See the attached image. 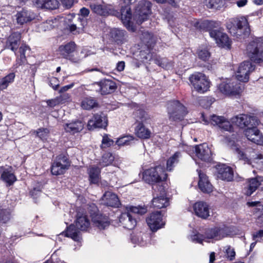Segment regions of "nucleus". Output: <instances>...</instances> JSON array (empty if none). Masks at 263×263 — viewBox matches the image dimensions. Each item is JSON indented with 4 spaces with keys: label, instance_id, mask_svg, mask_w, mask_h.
Instances as JSON below:
<instances>
[{
    "label": "nucleus",
    "instance_id": "c9c22d12",
    "mask_svg": "<svg viewBox=\"0 0 263 263\" xmlns=\"http://www.w3.org/2000/svg\"><path fill=\"white\" fill-rule=\"evenodd\" d=\"M17 23L23 25L33 20L35 15L32 12L26 10H22L16 14Z\"/></svg>",
    "mask_w": 263,
    "mask_h": 263
},
{
    "label": "nucleus",
    "instance_id": "6e6d98bb",
    "mask_svg": "<svg viewBox=\"0 0 263 263\" xmlns=\"http://www.w3.org/2000/svg\"><path fill=\"white\" fill-rule=\"evenodd\" d=\"M139 56L140 61L144 63H146L147 60H151L152 59V55L149 53V48L146 49V51H141L139 53Z\"/></svg>",
    "mask_w": 263,
    "mask_h": 263
},
{
    "label": "nucleus",
    "instance_id": "0eeeda50",
    "mask_svg": "<svg viewBox=\"0 0 263 263\" xmlns=\"http://www.w3.org/2000/svg\"><path fill=\"white\" fill-rule=\"evenodd\" d=\"M146 212L147 209L144 206H131L129 208V212L121 214L119 217V221L124 228L132 230L136 226L137 221L131 213L142 215Z\"/></svg>",
    "mask_w": 263,
    "mask_h": 263
},
{
    "label": "nucleus",
    "instance_id": "e433bc0d",
    "mask_svg": "<svg viewBox=\"0 0 263 263\" xmlns=\"http://www.w3.org/2000/svg\"><path fill=\"white\" fill-rule=\"evenodd\" d=\"M100 90L102 95H107L114 92L116 89L115 83L109 80H103L99 83Z\"/></svg>",
    "mask_w": 263,
    "mask_h": 263
},
{
    "label": "nucleus",
    "instance_id": "b1692460",
    "mask_svg": "<svg viewBox=\"0 0 263 263\" xmlns=\"http://www.w3.org/2000/svg\"><path fill=\"white\" fill-rule=\"evenodd\" d=\"M257 126L246 128L244 134L249 140L257 145H263V135Z\"/></svg>",
    "mask_w": 263,
    "mask_h": 263
},
{
    "label": "nucleus",
    "instance_id": "473e14b6",
    "mask_svg": "<svg viewBox=\"0 0 263 263\" xmlns=\"http://www.w3.org/2000/svg\"><path fill=\"white\" fill-rule=\"evenodd\" d=\"M247 205L254 207L253 212L257 219V222L260 224L261 227H263V205L259 201L248 202Z\"/></svg>",
    "mask_w": 263,
    "mask_h": 263
},
{
    "label": "nucleus",
    "instance_id": "2eb2a0df",
    "mask_svg": "<svg viewBox=\"0 0 263 263\" xmlns=\"http://www.w3.org/2000/svg\"><path fill=\"white\" fill-rule=\"evenodd\" d=\"M201 120L204 124H208L210 122L214 125H217L220 128L226 131H231L232 126L227 119L222 116L213 115L211 116L209 120L203 114H201Z\"/></svg>",
    "mask_w": 263,
    "mask_h": 263
},
{
    "label": "nucleus",
    "instance_id": "4d7b16f0",
    "mask_svg": "<svg viewBox=\"0 0 263 263\" xmlns=\"http://www.w3.org/2000/svg\"><path fill=\"white\" fill-rule=\"evenodd\" d=\"M10 212L7 210L0 209V222L6 223L10 219Z\"/></svg>",
    "mask_w": 263,
    "mask_h": 263
},
{
    "label": "nucleus",
    "instance_id": "4be33fe9",
    "mask_svg": "<svg viewBox=\"0 0 263 263\" xmlns=\"http://www.w3.org/2000/svg\"><path fill=\"white\" fill-rule=\"evenodd\" d=\"M149 227L153 231H156L161 228L165 224L163 220L162 215L160 212L152 213L146 219Z\"/></svg>",
    "mask_w": 263,
    "mask_h": 263
},
{
    "label": "nucleus",
    "instance_id": "c85d7f7f",
    "mask_svg": "<svg viewBox=\"0 0 263 263\" xmlns=\"http://www.w3.org/2000/svg\"><path fill=\"white\" fill-rule=\"evenodd\" d=\"M101 204L114 208H117L120 204V201L117 195L111 192H106L101 199Z\"/></svg>",
    "mask_w": 263,
    "mask_h": 263
},
{
    "label": "nucleus",
    "instance_id": "49530a36",
    "mask_svg": "<svg viewBox=\"0 0 263 263\" xmlns=\"http://www.w3.org/2000/svg\"><path fill=\"white\" fill-rule=\"evenodd\" d=\"M29 49V47L26 45H22L19 48L20 55H17L16 63L18 65H21L26 61L25 52Z\"/></svg>",
    "mask_w": 263,
    "mask_h": 263
},
{
    "label": "nucleus",
    "instance_id": "f03ea898",
    "mask_svg": "<svg viewBox=\"0 0 263 263\" xmlns=\"http://www.w3.org/2000/svg\"><path fill=\"white\" fill-rule=\"evenodd\" d=\"M227 28L232 36L240 40L248 36L250 32L248 20L245 16L230 18Z\"/></svg>",
    "mask_w": 263,
    "mask_h": 263
},
{
    "label": "nucleus",
    "instance_id": "412c9836",
    "mask_svg": "<svg viewBox=\"0 0 263 263\" xmlns=\"http://www.w3.org/2000/svg\"><path fill=\"white\" fill-rule=\"evenodd\" d=\"M107 125V117L103 113L96 114L88 120L87 128L89 130H93L96 128H105Z\"/></svg>",
    "mask_w": 263,
    "mask_h": 263
},
{
    "label": "nucleus",
    "instance_id": "ddd939ff",
    "mask_svg": "<svg viewBox=\"0 0 263 263\" xmlns=\"http://www.w3.org/2000/svg\"><path fill=\"white\" fill-rule=\"evenodd\" d=\"M154 191L152 204L154 207L158 209L165 208L169 205V201L166 197V192L162 185H156L153 186Z\"/></svg>",
    "mask_w": 263,
    "mask_h": 263
},
{
    "label": "nucleus",
    "instance_id": "37998d69",
    "mask_svg": "<svg viewBox=\"0 0 263 263\" xmlns=\"http://www.w3.org/2000/svg\"><path fill=\"white\" fill-rule=\"evenodd\" d=\"M142 41L147 46V48H149L155 44L156 42L155 38L151 33L145 31L142 33Z\"/></svg>",
    "mask_w": 263,
    "mask_h": 263
},
{
    "label": "nucleus",
    "instance_id": "c756f323",
    "mask_svg": "<svg viewBox=\"0 0 263 263\" xmlns=\"http://www.w3.org/2000/svg\"><path fill=\"white\" fill-rule=\"evenodd\" d=\"M193 210L196 215L203 219H206L210 216L209 205L202 201L196 202L193 205Z\"/></svg>",
    "mask_w": 263,
    "mask_h": 263
},
{
    "label": "nucleus",
    "instance_id": "bf43d9fd",
    "mask_svg": "<svg viewBox=\"0 0 263 263\" xmlns=\"http://www.w3.org/2000/svg\"><path fill=\"white\" fill-rule=\"evenodd\" d=\"M198 58L203 61H206L210 57V53L206 49H200L198 51Z\"/></svg>",
    "mask_w": 263,
    "mask_h": 263
},
{
    "label": "nucleus",
    "instance_id": "9d476101",
    "mask_svg": "<svg viewBox=\"0 0 263 263\" xmlns=\"http://www.w3.org/2000/svg\"><path fill=\"white\" fill-rule=\"evenodd\" d=\"M189 80L195 89L199 93L206 92L210 87V82L202 73L196 72L190 77Z\"/></svg>",
    "mask_w": 263,
    "mask_h": 263
},
{
    "label": "nucleus",
    "instance_id": "a18cd8bd",
    "mask_svg": "<svg viewBox=\"0 0 263 263\" xmlns=\"http://www.w3.org/2000/svg\"><path fill=\"white\" fill-rule=\"evenodd\" d=\"M59 25V20L56 18H51L41 24V27L44 30H49Z\"/></svg>",
    "mask_w": 263,
    "mask_h": 263
},
{
    "label": "nucleus",
    "instance_id": "aec40b11",
    "mask_svg": "<svg viewBox=\"0 0 263 263\" xmlns=\"http://www.w3.org/2000/svg\"><path fill=\"white\" fill-rule=\"evenodd\" d=\"M254 70V66L250 61H245L239 65L236 77L237 80L247 82L249 81V74Z\"/></svg>",
    "mask_w": 263,
    "mask_h": 263
},
{
    "label": "nucleus",
    "instance_id": "0e129e2a",
    "mask_svg": "<svg viewBox=\"0 0 263 263\" xmlns=\"http://www.w3.org/2000/svg\"><path fill=\"white\" fill-rule=\"evenodd\" d=\"M46 102L47 105L51 107H53L60 104L58 97L54 99L48 100L46 101Z\"/></svg>",
    "mask_w": 263,
    "mask_h": 263
},
{
    "label": "nucleus",
    "instance_id": "4468645a",
    "mask_svg": "<svg viewBox=\"0 0 263 263\" xmlns=\"http://www.w3.org/2000/svg\"><path fill=\"white\" fill-rule=\"evenodd\" d=\"M232 122L241 128L258 126L260 122L256 117L246 114H240L232 118Z\"/></svg>",
    "mask_w": 263,
    "mask_h": 263
},
{
    "label": "nucleus",
    "instance_id": "603ef678",
    "mask_svg": "<svg viewBox=\"0 0 263 263\" xmlns=\"http://www.w3.org/2000/svg\"><path fill=\"white\" fill-rule=\"evenodd\" d=\"M224 252L225 253L226 257L228 259L232 260L235 258V252L234 248L231 246H228L224 247Z\"/></svg>",
    "mask_w": 263,
    "mask_h": 263
},
{
    "label": "nucleus",
    "instance_id": "6ab92c4d",
    "mask_svg": "<svg viewBox=\"0 0 263 263\" xmlns=\"http://www.w3.org/2000/svg\"><path fill=\"white\" fill-rule=\"evenodd\" d=\"M151 3L147 1L142 0L139 2L136 8V22L138 24H141L147 20L151 13Z\"/></svg>",
    "mask_w": 263,
    "mask_h": 263
},
{
    "label": "nucleus",
    "instance_id": "79ce46f5",
    "mask_svg": "<svg viewBox=\"0 0 263 263\" xmlns=\"http://www.w3.org/2000/svg\"><path fill=\"white\" fill-rule=\"evenodd\" d=\"M100 170L98 167H92L89 171V181L91 183H97L99 180Z\"/></svg>",
    "mask_w": 263,
    "mask_h": 263
},
{
    "label": "nucleus",
    "instance_id": "1a4fd4ad",
    "mask_svg": "<svg viewBox=\"0 0 263 263\" xmlns=\"http://www.w3.org/2000/svg\"><path fill=\"white\" fill-rule=\"evenodd\" d=\"M247 53L251 61L255 63L263 61V40L255 39L250 42L247 48Z\"/></svg>",
    "mask_w": 263,
    "mask_h": 263
},
{
    "label": "nucleus",
    "instance_id": "393cba45",
    "mask_svg": "<svg viewBox=\"0 0 263 263\" xmlns=\"http://www.w3.org/2000/svg\"><path fill=\"white\" fill-rule=\"evenodd\" d=\"M0 173L1 174V179L9 186L13 184L16 180L13 168L10 166H1Z\"/></svg>",
    "mask_w": 263,
    "mask_h": 263
},
{
    "label": "nucleus",
    "instance_id": "864d4df0",
    "mask_svg": "<svg viewBox=\"0 0 263 263\" xmlns=\"http://www.w3.org/2000/svg\"><path fill=\"white\" fill-rule=\"evenodd\" d=\"M133 140L132 136H124L119 138L116 141V144L119 146L128 145Z\"/></svg>",
    "mask_w": 263,
    "mask_h": 263
},
{
    "label": "nucleus",
    "instance_id": "052dcab7",
    "mask_svg": "<svg viewBox=\"0 0 263 263\" xmlns=\"http://www.w3.org/2000/svg\"><path fill=\"white\" fill-rule=\"evenodd\" d=\"M114 141L109 138L108 135H105L103 137L102 144L103 147H108L114 144Z\"/></svg>",
    "mask_w": 263,
    "mask_h": 263
},
{
    "label": "nucleus",
    "instance_id": "72a5a7b5",
    "mask_svg": "<svg viewBox=\"0 0 263 263\" xmlns=\"http://www.w3.org/2000/svg\"><path fill=\"white\" fill-rule=\"evenodd\" d=\"M21 38V34L20 32H14L9 36L6 42V48L14 51L16 55V51L18 48Z\"/></svg>",
    "mask_w": 263,
    "mask_h": 263
},
{
    "label": "nucleus",
    "instance_id": "39448f33",
    "mask_svg": "<svg viewBox=\"0 0 263 263\" xmlns=\"http://www.w3.org/2000/svg\"><path fill=\"white\" fill-rule=\"evenodd\" d=\"M76 45L73 42L60 45L57 50V53L62 58L73 63H80L84 58L82 52L76 51Z\"/></svg>",
    "mask_w": 263,
    "mask_h": 263
},
{
    "label": "nucleus",
    "instance_id": "8fccbe9b",
    "mask_svg": "<svg viewBox=\"0 0 263 263\" xmlns=\"http://www.w3.org/2000/svg\"><path fill=\"white\" fill-rule=\"evenodd\" d=\"M153 60L155 64L163 68L167 69L171 66V64L166 58H162L159 56H156L153 59Z\"/></svg>",
    "mask_w": 263,
    "mask_h": 263
},
{
    "label": "nucleus",
    "instance_id": "f704fd0d",
    "mask_svg": "<svg viewBox=\"0 0 263 263\" xmlns=\"http://www.w3.org/2000/svg\"><path fill=\"white\" fill-rule=\"evenodd\" d=\"M84 125L82 121L75 120L65 124L64 125V128L67 133L74 134L82 131L84 128Z\"/></svg>",
    "mask_w": 263,
    "mask_h": 263
},
{
    "label": "nucleus",
    "instance_id": "58836bf2",
    "mask_svg": "<svg viewBox=\"0 0 263 263\" xmlns=\"http://www.w3.org/2000/svg\"><path fill=\"white\" fill-rule=\"evenodd\" d=\"M98 105L97 100L91 97L84 98L81 102V107L85 110H90Z\"/></svg>",
    "mask_w": 263,
    "mask_h": 263
},
{
    "label": "nucleus",
    "instance_id": "4c0bfd02",
    "mask_svg": "<svg viewBox=\"0 0 263 263\" xmlns=\"http://www.w3.org/2000/svg\"><path fill=\"white\" fill-rule=\"evenodd\" d=\"M93 224L99 229H104L109 225L108 217L102 214H97L92 219Z\"/></svg>",
    "mask_w": 263,
    "mask_h": 263
},
{
    "label": "nucleus",
    "instance_id": "f257e3e1",
    "mask_svg": "<svg viewBox=\"0 0 263 263\" xmlns=\"http://www.w3.org/2000/svg\"><path fill=\"white\" fill-rule=\"evenodd\" d=\"M220 25L219 22L204 20L196 21L194 26L199 30L209 31L210 36L219 47L230 48L231 41L228 35L219 29Z\"/></svg>",
    "mask_w": 263,
    "mask_h": 263
},
{
    "label": "nucleus",
    "instance_id": "ea45409f",
    "mask_svg": "<svg viewBox=\"0 0 263 263\" xmlns=\"http://www.w3.org/2000/svg\"><path fill=\"white\" fill-rule=\"evenodd\" d=\"M181 157L180 152H176L172 156L170 157L166 162V170L171 171L175 165L178 163L180 158Z\"/></svg>",
    "mask_w": 263,
    "mask_h": 263
},
{
    "label": "nucleus",
    "instance_id": "423d86ee",
    "mask_svg": "<svg viewBox=\"0 0 263 263\" xmlns=\"http://www.w3.org/2000/svg\"><path fill=\"white\" fill-rule=\"evenodd\" d=\"M135 116L136 117V120L140 121L135 127V134L140 139H149L151 137L152 133L148 128H146L144 125L143 123H149L151 120L149 116L142 109L136 111Z\"/></svg>",
    "mask_w": 263,
    "mask_h": 263
},
{
    "label": "nucleus",
    "instance_id": "5fc2aeb1",
    "mask_svg": "<svg viewBox=\"0 0 263 263\" xmlns=\"http://www.w3.org/2000/svg\"><path fill=\"white\" fill-rule=\"evenodd\" d=\"M203 2L209 8H217L222 4V0H203Z\"/></svg>",
    "mask_w": 263,
    "mask_h": 263
},
{
    "label": "nucleus",
    "instance_id": "a878e982",
    "mask_svg": "<svg viewBox=\"0 0 263 263\" xmlns=\"http://www.w3.org/2000/svg\"><path fill=\"white\" fill-rule=\"evenodd\" d=\"M262 181L263 179L261 176L248 179L246 186L243 189L244 194L248 196H251L261 185Z\"/></svg>",
    "mask_w": 263,
    "mask_h": 263
},
{
    "label": "nucleus",
    "instance_id": "a211bd4d",
    "mask_svg": "<svg viewBox=\"0 0 263 263\" xmlns=\"http://www.w3.org/2000/svg\"><path fill=\"white\" fill-rule=\"evenodd\" d=\"M70 165L67 158L60 155L57 156L52 164L51 172L53 175H60L64 174Z\"/></svg>",
    "mask_w": 263,
    "mask_h": 263
},
{
    "label": "nucleus",
    "instance_id": "20e7f679",
    "mask_svg": "<svg viewBox=\"0 0 263 263\" xmlns=\"http://www.w3.org/2000/svg\"><path fill=\"white\" fill-rule=\"evenodd\" d=\"M230 235V231L228 227L214 228L206 231L205 235L196 234L191 236V240L195 243H202L205 239H221Z\"/></svg>",
    "mask_w": 263,
    "mask_h": 263
},
{
    "label": "nucleus",
    "instance_id": "5701e85b",
    "mask_svg": "<svg viewBox=\"0 0 263 263\" xmlns=\"http://www.w3.org/2000/svg\"><path fill=\"white\" fill-rule=\"evenodd\" d=\"M90 7L93 13L101 16L113 15L115 13L112 6L105 3H92Z\"/></svg>",
    "mask_w": 263,
    "mask_h": 263
},
{
    "label": "nucleus",
    "instance_id": "2f4dec72",
    "mask_svg": "<svg viewBox=\"0 0 263 263\" xmlns=\"http://www.w3.org/2000/svg\"><path fill=\"white\" fill-rule=\"evenodd\" d=\"M110 37L117 44L121 45L126 41L127 35L124 30L113 28L110 31Z\"/></svg>",
    "mask_w": 263,
    "mask_h": 263
},
{
    "label": "nucleus",
    "instance_id": "de8ad7c7",
    "mask_svg": "<svg viewBox=\"0 0 263 263\" xmlns=\"http://www.w3.org/2000/svg\"><path fill=\"white\" fill-rule=\"evenodd\" d=\"M115 159L114 156L110 153H105L102 157L101 161L100 162V165L101 167L108 166L112 164Z\"/></svg>",
    "mask_w": 263,
    "mask_h": 263
},
{
    "label": "nucleus",
    "instance_id": "69168bd1",
    "mask_svg": "<svg viewBox=\"0 0 263 263\" xmlns=\"http://www.w3.org/2000/svg\"><path fill=\"white\" fill-rule=\"evenodd\" d=\"M46 0H33V2L37 8H45Z\"/></svg>",
    "mask_w": 263,
    "mask_h": 263
},
{
    "label": "nucleus",
    "instance_id": "7ed1b4c3",
    "mask_svg": "<svg viewBox=\"0 0 263 263\" xmlns=\"http://www.w3.org/2000/svg\"><path fill=\"white\" fill-rule=\"evenodd\" d=\"M90 226V221L87 216L80 212H78L77 218L75 221V226L70 225L66 232V236L70 237L73 240L80 242L81 237L80 232L81 231H86Z\"/></svg>",
    "mask_w": 263,
    "mask_h": 263
},
{
    "label": "nucleus",
    "instance_id": "a19ab883",
    "mask_svg": "<svg viewBox=\"0 0 263 263\" xmlns=\"http://www.w3.org/2000/svg\"><path fill=\"white\" fill-rule=\"evenodd\" d=\"M15 75L14 73H10L3 78L0 80V90H4L7 88L10 84L12 83L14 80Z\"/></svg>",
    "mask_w": 263,
    "mask_h": 263
},
{
    "label": "nucleus",
    "instance_id": "e2e57ef3",
    "mask_svg": "<svg viewBox=\"0 0 263 263\" xmlns=\"http://www.w3.org/2000/svg\"><path fill=\"white\" fill-rule=\"evenodd\" d=\"M49 84L54 90H57L60 85L58 79L55 77H52L50 79Z\"/></svg>",
    "mask_w": 263,
    "mask_h": 263
},
{
    "label": "nucleus",
    "instance_id": "9b49d317",
    "mask_svg": "<svg viewBox=\"0 0 263 263\" xmlns=\"http://www.w3.org/2000/svg\"><path fill=\"white\" fill-rule=\"evenodd\" d=\"M167 111L170 119L173 121L181 120L187 114L185 106L176 100L167 103Z\"/></svg>",
    "mask_w": 263,
    "mask_h": 263
},
{
    "label": "nucleus",
    "instance_id": "3c124183",
    "mask_svg": "<svg viewBox=\"0 0 263 263\" xmlns=\"http://www.w3.org/2000/svg\"><path fill=\"white\" fill-rule=\"evenodd\" d=\"M33 133L42 141L46 140L49 136V130L46 128H40L36 130H34Z\"/></svg>",
    "mask_w": 263,
    "mask_h": 263
},
{
    "label": "nucleus",
    "instance_id": "c03bdc74",
    "mask_svg": "<svg viewBox=\"0 0 263 263\" xmlns=\"http://www.w3.org/2000/svg\"><path fill=\"white\" fill-rule=\"evenodd\" d=\"M149 238L147 234H139L137 235H134L132 236V241L134 243L138 244L141 246H144L147 244L146 239Z\"/></svg>",
    "mask_w": 263,
    "mask_h": 263
},
{
    "label": "nucleus",
    "instance_id": "774afa93",
    "mask_svg": "<svg viewBox=\"0 0 263 263\" xmlns=\"http://www.w3.org/2000/svg\"><path fill=\"white\" fill-rule=\"evenodd\" d=\"M125 68V62L124 61L119 62L116 65V70L119 72H121Z\"/></svg>",
    "mask_w": 263,
    "mask_h": 263
},
{
    "label": "nucleus",
    "instance_id": "dca6fc26",
    "mask_svg": "<svg viewBox=\"0 0 263 263\" xmlns=\"http://www.w3.org/2000/svg\"><path fill=\"white\" fill-rule=\"evenodd\" d=\"M219 89L224 94L237 95L242 91L243 86L236 80H231L229 82H222L219 86Z\"/></svg>",
    "mask_w": 263,
    "mask_h": 263
},
{
    "label": "nucleus",
    "instance_id": "f8f14e48",
    "mask_svg": "<svg viewBox=\"0 0 263 263\" xmlns=\"http://www.w3.org/2000/svg\"><path fill=\"white\" fill-rule=\"evenodd\" d=\"M235 152L240 159L244 160L259 170H263V156L262 155L256 154L254 151H252V154L248 157L246 156L247 154L238 148L235 149Z\"/></svg>",
    "mask_w": 263,
    "mask_h": 263
},
{
    "label": "nucleus",
    "instance_id": "338daca9",
    "mask_svg": "<svg viewBox=\"0 0 263 263\" xmlns=\"http://www.w3.org/2000/svg\"><path fill=\"white\" fill-rule=\"evenodd\" d=\"M63 5L66 8H71L74 2V0H60Z\"/></svg>",
    "mask_w": 263,
    "mask_h": 263
},
{
    "label": "nucleus",
    "instance_id": "09e8293b",
    "mask_svg": "<svg viewBox=\"0 0 263 263\" xmlns=\"http://www.w3.org/2000/svg\"><path fill=\"white\" fill-rule=\"evenodd\" d=\"M89 13V10L85 7H83L80 9V15H79L78 19L82 28L86 25L87 21L85 17L87 16Z\"/></svg>",
    "mask_w": 263,
    "mask_h": 263
},
{
    "label": "nucleus",
    "instance_id": "f3484780",
    "mask_svg": "<svg viewBox=\"0 0 263 263\" xmlns=\"http://www.w3.org/2000/svg\"><path fill=\"white\" fill-rule=\"evenodd\" d=\"M127 6L122 7L121 9V21L126 28L132 31L136 30L134 23L132 22V12L130 7L128 6L135 2L134 0H122Z\"/></svg>",
    "mask_w": 263,
    "mask_h": 263
},
{
    "label": "nucleus",
    "instance_id": "7c9ffc66",
    "mask_svg": "<svg viewBox=\"0 0 263 263\" xmlns=\"http://www.w3.org/2000/svg\"><path fill=\"white\" fill-rule=\"evenodd\" d=\"M199 180L198 186L200 190L203 193H209L213 191V186L210 182L206 175L201 172V171L197 170Z\"/></svg>",
    "mask_w": 263,
    "mask_h": 263
},
{
    "label": "nucleus",
    "instance_id": "680f3d73",
    "mask_svg": "<svg viewBox=\"0 0 263 263\" xmlns=\"http://www.w3.org/2000/svg\"><path fill=\"white\" fill-rule=\"evenodd\" d=\"M70 95L69 93H64L58 97V99L60 104H64L70 101Z\"/></svg>",
    "mask_w": 263,
    "mask_h": 263
},
{
    "label": "nucleus",
    "instance_id": "6e6552de",
    "mask_svg": "<svg viewBox=\"0 0 263 263\" xmlns=\"http://www.w3.org/2000/svg\"><path fill=\"white\" fill-rule=\"evenodd\" d=\"M167 177L164 168L161 166L151 167L143 173V180L147 183L154 185L153 186H155L157 183L165 181Z\"/></svg>",
    "mask_w": 263,
    "mask_h": 263
},
{
    "label": "nucleus",
    "instance_id": "cd10ccee",
    "mask_svg": "<svg viewBox=\"0 0 263 263\" xmlns=\"http://www.w3.org/2000/svg\"><path fill=\"white\" fill-rule=\"evenodd\" d=\"M217 177L221 180L231 181L233 178L232 168L224 164L218 165L217 167Z\"/></svg>",
    "mask_w": 263,
    "mask_h": 263
},
{
    "label": "nucleus",
    "instance_id": "bb28decb",
    "mask_svg": "<svg viewBox=\"0 0 263 263\" xmlns=\"http://www.w3.org/2000/svg\"><path fill=\"white\" fill-rule=\"evenodd\" d=\"M195 152L197 157L201 160L209 161L211 159L212 151L206 143L196 145Z\"/></svg>",
    "mask_w": 263,
    "mask_h": 263
},
{
    "label": "nucleus",
    "instance_id": "13d9d810",
    "mask_svg": "<svg viewBox=\"0 0 263 263\" xmlns=\"http://www.w3.org/2000/svg\"><path fill=\"white\" fill-rule=\"evenodd\" d=\"M59 3L57 0H46L45 8L47 9H55L58 8Z\"/></svg>",
    "mask_w": 263,
    "mask_h": 263
}]
</instances>
